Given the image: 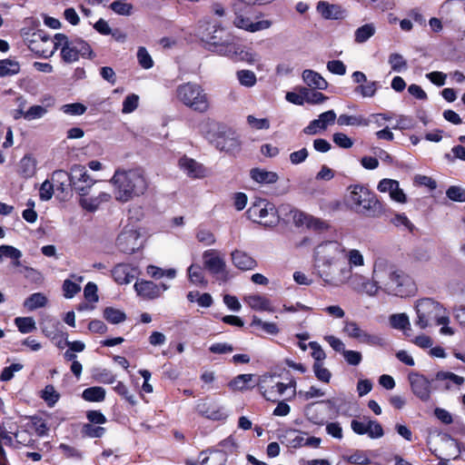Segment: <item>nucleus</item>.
I'll return each mask as SVG.
<instances>
[{
	"label": "nucleus",
	"mask_w": 465,
	"mask_h": 465,
	"mask_svg": "<svg viewBox=\"0 0 465 465\" xmlns=\"http://www.w3.org/2000/svg\"><path fill=\"white\" fill-rule=\"evenodd\" d=\"M321 278L329 284L338 285L343 282L351 276V268L341 263L339 260L331 264L323 263L318 265Z\"/></svg>",
	"instance_id": "12"
},
{
	"label": "nucleus",
	"mask_w": 465,
	"mask_h": 465,
	"mask_svg": "<svg viewBox=\"0 0 465 465\" xmlns=\"http://www.w3.org/2000/svg\"><path fill=\"white\" fill-rule=\"evenodd\" d=\"M20 72V64L9 58L0 60V77L13 76Z\"/></svg>",
	"instance_id": "30"
},
{
	"label": "nucleus",
	"mask_w": 465,
	"mask_h": 465,
	"mask_svg": "<svg viewBox=\"0 0 465 465\" xmlns=\"http://www.w3.org/2000/svg\"><path fill=\"white\" fill-rule=\"evenodd\" d=\"M389 64H391L392 71L398 73L405 71L408 67L406 60L398 53H392L390 54Z\"/></svg>",
	"instance_id": "43"
},
{
	"label": "nucleus",
	"mask_w": 465,
	"mask_h": 465,
	"mask_svg": "<svg viewBox=\"0 0 465 465\" xmlns=\"http://www.w3.org/2000/svg\"><path fill=\"white\" fill-rule=\"evenodd\" d=\"M139 96L134 94L127 95L123 102L122 112L124 114H130L138 107Z\"/></svg>",
	"instance_id": "57"
},
{
	"label": "nucleus",
	"mask_w": 465,
	"mask_h": 465,
	"mask_svg": "<svg viewBox=\"0 0 465 465\" xmlns=\"http://www.w3.org/2000/svg\"><path fill=\"white\" fill-rule=\"evenodd\" d=\"M24 41L30 51L42 58L51 57L58 49L57 41L52 40L49 35L43 29L25 33L24 35Z\"/></svg>",
	"instance_id": "10"
},
{
	"label": "nucleus",
	"mask_w": 465,
	"mask_h": 465,
	"mask_svg": "<svg viewBox=\"0 0 465 465\" xmlns=\"http://www.w3.org/2000/svg\"><path fill=\"white\" fill-rule=\"evenodd\" d=\"M189 280L196 285H206L207 281L205 280L203 272L199 265L192 264L188 270Z\"/></svg>",
	"instance_id": "36"
},
{
	"label": "nucleus",
	"mask_w": 465,
	"mask_h": 465,
	"mask_svg": "<svg viewBox=\"0 0 465 465\" xmlns=\"http://www.w3.org/2000/svg\"><path fill=\"white\" fill-rule=\"evenodd\" d=\"M312 369L315 374V377L322 382L329 383L331 378V371L322 366V362H314L312 365Z\"/></svg>",
	"instance_id": "51"
},
{
	"label": "nucleus",
	"mask_w": 465,
	"mask_h": 465,
	"mask_svg": "<svg viewBox=\"0 0 465 465\" xmlns=\"http://www.w3.org/2000/svg\"><path fill=\"white\" fill-rule=\"evenodd\" d=\"M363 420H368V426H370L368 436L371 439H379L384 435L383 428L378 420H371L366 416L363 417Z\"/></svg>",
	"instance_id": "46"
},
{
	"label": "nucleus",
	"mask_w": 465,
	"mask_h": 465,
	"mask_svg": "<svg viewBox=\"0 0 465 465\" xmlns=\"http://www.w3.org/2000/svg\"><path fill=\"white\" fill-rule=\"evenodd\" d=\"M370 451L356 450L350 456L344 458V460L353 465H370L371 460L369 457Z\"/></svg>",
	"instance_id": "34"
},
{
	"label": "nucleus",
	"mask_w": 465,
	"mask_h": 465,
	"mask_svg": "<svg viewBox=\"0 0 465 465\" xmlns=\"http://www.w3.org/2000/svg\"><path fill=\"white\" fill-rule=\"evenodd\" d=\"M103 316L106 322L112 324H118L126 320L124 312L110 306L104 309Z\"/></svg>",
	"instance_id": "32"
},
{
	"label": "nucleus",
	"mask_w": 465,
	"mask_h": 465,
	"mask_svg": "<svg viewBox=\"0 0 465 465\" xmlns=\"http://www.w3.org/2000/svg\"><path fill=\"white\" fill-rule=\"evenodd\" d=\"M302 78L313 89L325 90L328 86L327 81L319 73L310 69L303 71Z\"/></svg>",
	"instance_id": "26"
},
{
	"label": "nucleus",
	"mask_w": 465,
	"mask_h": 465,
	"mask_svg": "<svg viewBox=\"0 0 465 465\" xmlns=\"http://www.w3.org/2000/svg\"><path fill=\"white\" fill-rule=\"evenodd\" d=\"M47 303V298L41 292H35L27 297L24 302V306L28 311H35L43 308Z\"/></svg>",
	"instance_id": "31"
},
{
	"label": "nucleus",
	"mask_w": 465,
	"mask_h": 465,
	"mask_svg": "<svg viewBox=\"0 0 465 465\" xmlns=\"http://www.w3.org/2000/svg\"><path fill=\"white\" fill-rule=\"evenodd\" d=\"M253 378V374H239L230 382L229 387L235 391H243L248 388V382Z\"/></svg>",
	"instance_id": "38"
},
{
	"label": "nucleus",
	"mask_w": 465,
	"mask_h": 465,
	"mask_svg": "<svg viewBox=\"0 0 465 465\" xmlns=\"http://www.w3.org/2000/svg\"><path fill=\"white\" fill-rule=\"evenodd\" d=\"M237 77L241 84L251 87L256 84V75L250 70H240L237 72Z\"/></svg>",
	"instance_id": "50"
},
{
	"label": "nucleus",
	"mask_w": 465,
	"mask_h": 465,
	"mask_svg": "<svg viewBox=\"0 0 465 465\" xmlns=\"http://www.w3.org/2000/svg\"><path fill=\"white\" fill-rule=\"evenodd\" d=\"M134 288L137 294L144 299L153 300L158 298L161 295L160 286L152 281H136Z\"/></svg>",
	"instance_id": "22"
},
{
	"label": "nucleus",
	"mask_w": 465,
	"mask_h": 465,
	"mask_svg": "<svg viewBox=\"0 0 465 465\" xmlns=\"http://www.w3.org/2000/svg\"><path fill=\"white\" fill-rule=\"evenodd\" d=\"M46 113L47 110L45 107L42 105H33L25 111V120L32 121L42 118Z\"/></svg>",
	"instance_id": "61"
},
{
	"label": "nucleus",
	"mask_w": 465,
	"mask_h": 465,
	"mask_svg": "<svg viewBox=\"0 0 465 465\" xmlns=\"http://www.w3.org/2000/svg\"><path fill=\"white\" fill-rule=\"evenodd\" d=\"M106 391L103 387L93 386L82 392V398L88 402H102L105 400Z\"/></svg>",
	"instance_id": "28"
},
{
	"label": "nucleus",
	"mask_w": 465,
	"mask_h": 465,
	"mask_svg": "<svg viewBox=\"0 0 465 465\" xmlns=\"http://www.w3.org/2000/svg\"><path fill=\"white\" fill-rule=\"evenodd\" d=\"M54 40L57 41L58 47L62 45L61 57L64 63L76 62L80 56L90 59L94 56L91 45L80 37L69 39L64 34L57 33Z\"/></svg>",
	"instance_id": "8"
},
{
	"label": "nucleus",
	"mask_w": 465,
	"mask_h": 465,
	"mask_svg": "<svg viewBox=\"0 0 465 465\" xmlns=\"http://www.w3.org/2000/svg\"><path fill=\"white\" fill-rule=\"evenodd\" d=\"M251 178L258 183L271 184L279 180V175L275 172L266 171L258 167L250 171Z\"/></svg>",
	"instance_id": "25"
},
{
	"label": "nucleus",
	"mask_w": 465,
	"mask_h": 465,
	"mask_svg": "<svg viewBox=\"0 0 465 465\" xmlns=\"http://www.w3.org/2000/svg\"><path fill=\"white\" fill-rule=\"evenodd\" d=\"M301 216L305 219L307 228L313 231L322 232L327 230L329 227L326 222L320 218L313 217L312 215L307 213H302Z\"/></svg>",
	"instance_id": "39"
},
{
	"label": "nucleus",
	"mask_w": 465,
	"mask_h": 465,
	"mask_svg": "<svg viewBox=\"0 0 465 465\" xmlns=\"http://www.w3.org/2000/svg\"><path fill=\"white\" fill-rule=\"evenodd\" d=\"M219 446L224 448L225 450L224 451L215 450V453L220 454L221 458L223 460V461H225V460H226L225 459L226 453L227 452L232 453L237 448V444L232 436L221 440L219 442Z\"/></svg>",
	"instance_id": "53"
},
{
	"label": "nucleus",
	"mask_w": 465,
	"mask_h": 465,
	"mask_svg": "<svg viewBox=\"0 0 465 465\" xmlns=\"http://www.w3.org/2000/svg\"><path fill=\"white\" fill-rule=\"evenodd\" d=\"M411 389L413 394L419 398L421 401L427 402L430 400V394L432 389H438V386L432 387V381L428 380L423 374H420L416 371H411L408 376ZM434 381H444L445 383L442 385L443 390H450L451 381L452 383L460 386L464 383V378L459 376L450 371H438L435 374Z\"/></svg>",
	"instance_id": "5"
},
{
	"label": "nucleus",
	"mask_w": 465,
	"mask_h": 465,
	"mask_svg": "<svg viewBox=\"0 0 465 465\" xmlns=\"http://www.w3.org/2000/svg\"><path fill=\"white\" fill-rule=\"evenodd\" d=\"M52 179L54 182L59 183V187L62 191H64L66 186H71V172L67 173L64 170H56L53 173Z\"/></svg>",
	"instance_id": "44"
},
{
	"label": "nucleus",
	"mask_w": 465,
	"mask_h": 465,
	"mask_svg": "<svg viewBox=\"0 0 465 465\" xmlns=\"http://www.w3.org/2000/svg\"><path fill=\"white\" fill-rule=\"evenodd\" d=\"M137 59H138L139 64L143 69H150L153 66V61L152 59V56L147 52L146 48L143 46H141L138 48Z\"/></svg>",
	"instance_id": "52"
},
{
	"label": "nucleus",
	"mask_w": 465,
	"mask_h": 465,
	"mask_svg": "<svg viewBox=\"0 0 465 465\" xmlns=\"http://www.w3.org/2000/svg\"><path fill=\"white\" fill-rule=\"evenodd\" d=\"M317 11L325 19H342L344 17V11L340 5L329 4L325 1H320L317 4Z\"/></svg>",
	"instance_id": "24"
},
{
	"label": "nucleus",
	"mask_w": 465,
	"mask_h": 465,
	"mask_svg": "<svg viewBox=\"0 0 465 465\" xmlns=\"http://www.w3.org/2000/svg\"><path fill=\"white\" fill-rule=\"evenodd\" d=\"M348 205L351 210L366 217H380L386 211V204L381 203L375 193L361 184L350 185Z\"/></svg>",
	"instance_id": "4"
},
{
	"label": "nucleus",
	"mask_w": 465,
	"mask_h": 465,
	"mask_svg": "<svg viewBox=\"0 0 465 465\" xmlns=\"http://www.w3.org/2000/svg\"><path fill=\"white\" fill-rule=\"evenodd\" d=\"M97 291H98V288L94 282H87L84 289V295L85 300L90 302H98L99 297L97 294Z\"/></svg>",
	"instance_id": "63"
},
{
	"label": "nucleus",
	"mask_w": 465,
	"mask_h": 465,
	"mask_svg": "<svg viewBox=\"0 0 465 465\" xmlns=\"http://www.w3.org/2000/svg\"><path fill=\"white\" fill-rule=\"evenodd\" d=\"M86 419L89 423L102 425L107 422L105 415L100 410H90L86 411Z\"/></svg>",
	"instance_id": "54"
},
{
	"label": "nucleus",
	"mask_w": 465,
	"mask_h": 465,
	"mask_svg": "<svg viewBox=\"0 0 465 465\" xmlns=\"http://www.w3.org/2000/svg\"><path fill=\"white\" fill-rule=\"evenodd\" d=\"M122 0H116L110 4V9L120 15H130L134 8L132 4L123 3Z\"/></svg>",
	"instance_id": "47"
},
{
	"label": "nucleus",
	"mask_w": 465,
	"mask_h": 465,
	"mask_svg": "<svg viewBox=\"0 0 465 465\" xmlns=\"http://www.w3.org/2000/svg\"><path fill=\"white\" fill-rule=\"evenodd\" d=\"M233 24L236 27L252 33L267 29L272 25V22L269 20H261L253 23L250 17L244 16L242 13L237 12H235Z\"/></svg>",
	"instance_id": "19"
},
{
	"label": "nucleus",
	"mask_w": 465,
	"mask_h": 465,
	"mask_svg": "<svg viewBox=\"0 0 465 465\" xmlns=\"http://www.w3.org/2000/svg\"><path fill=\"white\" fill-rule=\"evenodd\" d=\"M195 410L199 415L212 420H224L228 417L224 408L212 401H200Z\"/></svg>",
	"instance_id": "15"
},
{
	"label": "nucleus",
	"mask_w": 465,
	"mask_h": 465,
	"mask_svg": "<svg viewBox=\"0 0 465 465\" xmlns=\"http://www.w3.org/2000/svg\"><path fill=\"white\" fill-rule=\"evenodd\" d=\"M333 143L343 149H349L353 145L352 140L343 133H335L332 135Z\"/></svg>",
	"instance_id": "62"
},
{
	"label": "nucleus",
	"mask_w": 465,
	"mask_h": 465,
	"mask_svg": "<svg viewBox=\"0 0 465 465\" xmlns=\"http://www.w3.org/2000/svg\"><path fill=\"white\" fill-rule=\"evenodd\" d=\"M114 391L122 398H124L126 401H128L131 405L135 404L134 398L132 394H130L126 385L123 381H118L116 385L114 387Z\"/></svg>",
	"instance_id": "64"
},
{
	"label": "nucleus",
	"mask_w": 465,
	"mask_h": 465,
	"mask_svg": "<svg viewBox=\"0 0 465 465\" xmlns=\"http://www.w3.org/2000/svg\"><path fill=\"white\" fill-rule=\"evenodd\" d=\"M415 310L417 320L415 324L421 330L431 325H446L450 322L446 309L431 298L420 299Z\"/></svg>",
	"instance_id": "7"
},
{
	"label": "nucleus",
	"mask_w": 465,
	"mask_h": 465,
	"mask_svg": "<svg viewBox=\"0 0 465 465\" xmlns=\"http://www.w3.org/2000/svg\"><path fill=\"white\" fill-rule=\"evenodd\" d=\"M15 324L22 333H29L36 329L35 322L32 317H17L15 319Z\"/></svg>",
	"instance_id": "40"
},
{
	"label": "nucleus",
	"mask_w": 465,
	"mask_h": 465,
	"mask_svg": "<svg viewBox=\"0 0 465 465\" xmlns=\"http://www.w3.org/2000/svg\"><path fill=\"white\" fill-rule=\"evenodd\" d=\"M86 109V106L81 103L67 104L62 107L63 112L70 115H82Z\"/></svg>",
	"instance_id": "58"
},
{
	"label": "nucleus",
	"mask_w": 465,
	"mask_h": 465,
	"mask_svg": "<svg viewBox=\"0 0 465 465\" xmlns=\"http://www.w3.org/2000/svg\"><path fill=\"white\" fill-rule=\"evenodd\" d=\"M62 288H63V292H64V296L66 299L73 298L74 295H76L81 291L80 285L76 282H72L69 279H66L64 281Z\"/></svg>",
	"instance_id": "56"
},
{
	"label": "nucleus",
	"mask_w": 465,
	"mask_h": 465,
	"mask_svg": "<svg viewBox=\"0 0 465 465\" xmlns=\"http://www.w3.org/2000/svg\"><path fill=\"white\" fill-rule=\"evenodd\" d=\"M134 268L127 263H118L111 271L112 277L118 284L130 283L134 275L133 274Z\"/></svg>",
	"instance_id": "23"
},
{
	"label": "nucleus",
	"mask_w": 465,
	"mask_h": 465,
	"mask_svg": "<svg viewBox=\"0 0 465 465\" xmlns=\"http://www.w3.org/2000/svg\"><path fill=\"white\" fill-rule=\"evenodd\" d=\"M316 403H310L305 408L306 419L314 425L322 426L325 424V417L322 411L314 408Z\"/></svg>",
	"instance_id": "33"
},
{
	"label": "nucleus",
	"mask_w": 465,
	"mask_h": 465,
	"mask_svg": "<svg viewBox=\"0 0 465 465\" xmlns=\"http://www.w3.org/2000/svg\"><path fill=\"white\" fill-rule=\"evenodd\" d=\"M246 214L250 220L264 224L273 223L278 218L275 205L263 198H256L247 210Z\"/></svg>",
	"instance_id": "11"
},
{
	"label": "nucleus",
	"mask_w": 465,
	"mask_h": 465,
	"mask_svg": "<svg viewBox=\"0 0 465 465\" xmlns=\"http://www.w3.org/2000/svg\"><path fill=\"white\" fill-rule=\"evenodd\" d=\"M94 378L95 381L104 384H112L115 381V375L107 369L97 370L94 374Z\"/></svg>",
	"instance_id": "55"
},
{
	"label": "nucleus",
	"mask_w": 465,
	"mask_h": 465,
	"mask_svg": "<svg viewBox=\"0 0 465 465\" xmlns=\"http://www.w3.org/2000/svg\"><path fill=\"white\" fill-rule=\"evenodd\" d=\"M41 397L49 407H52L59 401L60 394L55 391L53 385L48 384L42 391Z\"/></svg>",
	"instance_id": "42"
},
{
	"label": "nucleus",
	"mask_w": 465,
	"mask_h": 465,
	"mask_svg": "<svg viewBox=\"0 0 465 465\" xmlns=\"http://www.w3.org/2000/svg\"><path fill=\"white\" fill-rule=\"evenodd\" d=\"M250 305L254 310L259 311H272L270 309V301L269 299L261 296V295H252L250 296Z\"/></svg>",
	"instance_id": "48"
},
{
	"label": "nucleus",
	"mask_w": 465,
	"mask_h": 465,
	"mask_svg": "<svg viewBox=\"0 0 465 465\" xmlns=\"http://www.w3.org/2000/svg\"><path fill=\"white\" fill-rule=\"evenodd\" d=\"M106 432L104 427L91 424L89 422L84 423L81 429V434L84 438H102Z\"/></svg>",
	"instance_id": "35"
},
{
	"label": "nucleus",
	"mask_w": 465,
	"mask_h": 465,
	"mask_svg": "<svg viewBox=\"0 0 465 465\" xmlns=\"http://www.w3.org/2000/svg\"><path fill=\"white\" fill-rule=\"evenodd\" d=\"M232 264L241 271L254 270L258 263L248 252L242 250H234L231 253Z\"/></svg>",
	"instance_id": "20"
},
{
	"label": "nucleus",
	"mask_w": 465,
	"mask_h": 465,
	"mask_svg": "<svg viewBox=\"0 0 465 465\" xmlns=\"http://www.w3.org/2000/svg\"><path fill=\"white\" fill-rule=\"evenodd\" d=\"M278 382L271 384H262L259 386V390L263 398L272 402H278L279 398L284 393V391H278Z\"/></svg>",
	"instance_id": "29"
},
{
	"label": "nucleus",
	"mask_w": 465,
	"mask_h": 465,
	"mask_svg": "<svg viewBox=\"0 0 465 465\" xmlns=\"http://www.w3.org/2000/svg\"><path fill=\"white\" fill-rule=\"evenodd\" d=\"M94 181L87 173L84 166L74 164L71 168V187L80 195L88 194L89 189L93 186Z\"/></svg>",
	"instance_id": "14"
},
{
	"label": "nucleus",
	"mask_w": 465,
	"mask_h": 465,
	"mask_svg": "<svg viewBox=\"0 0 465 465\" xmlns=\"http://www.w3.org/2000/svg\"><path fill=\"white\" fill-rule=\"evenodd\" d=\"M391 326L397 330L410 329L411 323L406 313L392 314L390 317Z\"/></svg>",
	"instance_id": "41"
},
{
	"label": "nucleus",
	"mask_w": 465,
	"mask_h": 465,
	"mask_svg": "<svg viewBox=\"0 0 465 465\" xmlns=\"http://www.w3.org/2000/svg\"><path fill=\"white\" fill-rule=\"evenodd\" d=\"M375 34V27L372 24H365L355 31V42L361 44L366 42Z\"/></svg>",
	"instance_id": "37"
},
{
	"label": "nucleus",
	"mask_w": 465,
	"mask_h": 465,
	"mask_svg": "<svg viewBox=\"0 0 465 465\" xmlns=\"http://www.w3.org/2000/svg\"><path fill=\"white\" fill-rule=\"evenodd\" d=\"M111 183L114 185L115 200L120 203H127L143 195L149 187L145 172L141 167L115 170Z\"/></svg>",
	"instance_id": "3"
},
{
	"label": "nucleus",
	"mask_w": 465,
	"mask_h": 465,
	"mask_svg": "<svg viewBox=\"0 0 465 465\" xmlns=\"http://www.w3.org/2000/svg\"><path fill=\"white\" fill-rule=\"evenodd\" d=\"M336 114L333 110L324 112L319 115L318 119H314L304 127L302 132L308 135H314L322 131H325L328 125L334 124Z\"/></svg>",
	"instance_id": "17"
},
{
	"label": "nucleus",
	"mask_w": 465,
	"mask_h": 465,
	"mask_svg": "<svg viewBox=\"0 0 465 465\" xmlns=\"http://www.w3.org/2000/svg\"><path fill=\"white\" fill-rule=\"evenodd\" d=\"M251 326H259L266 333L272 335H276L280 331L276 323L262 322L260 318H258L255 315L252 316Z\"/></svg>",
	"instance_id": "45"
},
{
	"label": "nucleus",
	"mask_w": 465,
	"mask_h": 465,
	"mask_svg": "<svg viewBox=\"0 0 465 465\" xmlns=\"http://www.w3.org/2000/svg\"><path fill=\"white\" fill-rule=\"evenodd\" d=\"M140 234L136 231L122 232L116 238L117 249L125 254H133L141 247Z\"/></svg>",
	"instance_id": "16"
},
{
	"label": "nucleus",
	"mask_w": 465,
	"mask_h": 465,
	"mask_svg": "<svg viewBox=\"0 0 465 465\" xmlns=\"http://www.w3.org/2000/svg\"><path fill=\"white\" fill-rule=\"evenodd\" d=\"M378 88L377 82H369L365 84L358 85L355 88V92L360 93L363 97H372Z\"/></svg>",
	"instance_id": "59"
},
{
	"label": "nucleus",
	"mask_w": 465,
	"mask_h": 465,
	"mask_svg": "<svg viewBox=\"0 0 465 465\" xmlns=\"http://www.w3.org/2000/svg\"><path fill=\"white\" fill-rule=\"evenodd\" d=\"M447 197L458 203H465V190L458 185H451L446 191Z\"/></svg>",
	"instance_id": "49"
},
{
	"label": "nucleus",
	"mask_w": 465,
	"mask_h": 465,
	"mask_svg": "<svg viewBox=\"0 0 465 465\" xmlns=\"http://www.w3.org/2000/svg\"><path fill=\"white\" fill-rule=\"evenodd\" d=\"M338 252V248L335 242H325L319 244L314 252L315 261L319 264L328 263L331 264L332 262L336 261V254Z\"/></svg>",
	"instance_id": "18"
},
{
	"label": "nucleus",
	"mask_w": 465,
	"mask_h": 465,
	"mask_svg": "<svg viewBox=\"0 0 465 465\" xmlns=\"http://www.w3.org/2000/svg\"><path fill=\"white\" fill-rule=\"evenodd\" d=\"M175 94L180 103L195 113L205 114L211 107L210 96L199 84L187 82L179 84Z\"/></svg>",
	"instance_id": "6"
},
{
	"label": "nucleus",
	"mask_w": 465,
	"mask_h": 465,
	"mask_svg": "<svg viewBox=\"0 0 465 465\" xmlns=\"http://www.w3.org/2000/svg\"><path fill=\"white\" fill-rule=\"evenodd\" d=\"M380 266L377 263L374 266V282H367L364 284V288H367L368 285L371 287L367 291L370 294L375 293L378 288H382L388 294L401 298L414 294L416 291L415 283L408 274L394 266L383 270Z\"/></svg>",
	"instance_id": "2"
},
{
	"label": "nucleus",
	"mask_w": 465,
	"mask_h": 465,
	"mask_svg": "<svg viewBox=\"0 0 465 465\" xmlns=\"http://www.w3.org/2000/svg\"><path fill=\"white\" fill-rule=\"evenodd\" d=\"M209 142L221 152L236 154L241 151L242 143L235 132L225 125L214 124L206 134Z\"/></svg>",
	"instance_id": "9"
},
{
	"label": "nucleus",
	"mask_w": 465,
	"mask_h": 465,
	"mask_svg": "<svg viewBox=\"0 0 465 465\" xmlns=\"http://www.w3.org/2000/svg\"><path fill=\"white\" fill-rule=\"evenodd\" d=\"M36 171V160L31 154H25L19 163V173L24 178H30Z\"/></svg>",
	"instance_id": "27"
},
{
	"label": "nucleus",
	"mask_w": 465,
	"mask_h": 465,
	"mask_svg": "<svg viewBox=\"0 0 465 465\" xmlns=\"http://www.w3.org/2000/svg\"><path fill=\"white\" fill-rule=\"evenodd\" d=\"M203 265L206 270L213 275H221L220 280L226 282L229 272L226 270V263L214 249L204 251L203 253Z\"/></svg>",
	"instance_id": "13"
},
{
	"label": "nucleus",
	"mask_w": 465,
	"mask_h": 465,
	"mask_svg": "<svg viewBox=\"0 0 465 465\" xmlns=\"http://www.w3.org/2000/svg\"><path fill=\"white\" fill-rule=\"evenodd\" d=\"M180 168L191 178L205 176V168L193 158L183 155L179 159Z\"/></svg>",
	"instance_id": "21"
},
{
	"label": "nucleus",
	"mask_w": 465,
	"mask_h": 465,
	"mask_svg": "<svg viewBox=\"0 0 465 465\" xmlns=\"http://www.w3.org/2000/svg\"><path fill=\"white\" fill-rule=\"evenodd\" d=\"M199 36L206 49L213 53L227 56L234 62L252 64L255 61V54L242 45L238 37L217 23L200 25Z\"/></svg>",
	"instance_id": "1"
},
{
	"label": "nucleus",
	"mask_w": 465,
	"mask_h": 465,
	"mask_svg": "<svg viewBox=\"0 0 465 465\" xmlns=\"http://www.w3.org/2000/svg\"><path fill=\"white\" fill-rule=\"evenodd\" d=\"M344 331L351 338L358 339L361 341L365 331H362L360 326L354 322H349L345 324Z\"/></svg>",
	"instance_id": "60"
}]
</instances>
